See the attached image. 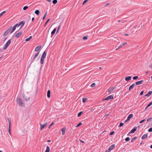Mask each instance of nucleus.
<instances>
[{"mask_svg":"<svg viewBox=\"0 0 152 152\" xmlns=\"http://www.w3.org/2000/svg\"><path fill=\"white\" fill-rule=\"evenodd\" d=\"M39 53V52H37L33 57L31 58V62L37 61L39 60L40 58V56H38Z\"/></svg>","mask_w":152,"mask_h":152,"instance_id":"f257e3e1","label":"nucleus"},{"mask_svg":"<svg viewBox=\"0 0 152 152\" xmlns=\"http://www.w3.org/2000/svg\"><path fill=\"white\" fill-rule=\"evenodd\" d=\"M23 102L22 100L20 98L18 97L16 99L17 104L21 106L24 105V104L23 103Z\"/></svg>","mask_w":152,"mask_h":152,"instance_id":"f03ea898","label":"nucleus"},{"mask_svg":"<svg viewBox=\"0 0 152 152\" xmlns=\"http://www.w3.org/2000/svg\"><path fill=\"white\" fill-rule=\"evenodd\" d=\"M12 26H10L8 29L4 32L3 34V36H5L7 35L9 33H10L11 31H12Z\"/></svg>","mask_w":152,"mask_h":152,"instance_id":"7ed1b4c3","label":"nucleus"},{"mask_svg":"<svg viewBox=\"0 0 152 152\" xmlns=\"http://www.w3.org/2000/svg\"><path fill=\"white\" fill-rule=\"evenodd\" d=\"M11 39L9 40L7 42H6L5 45L4 46V50H6L7 47L9 46V45H10V44L11 43Z\"/></svg>","mask_w":152,"mask_h":152,"instance_id":"20e7f679","label":"nucleus"},{"mask_svg":"<svg viewBox=\"0 0 152 152\" xmlns=\"http://www.w3.org/2000/svg\"><path fill=\"white\" fill-rule=\"evenodd\" d=\"M113 95H110L106 98L104 100H107L109 99H113Z\"/></svg>","mask_w":152,"mask_h":152,"instance_id":"39448f33","label":"nucleus"},{"mask_svg":"<svg viewBox=\"0 0 152 152\" xmlns=\"http://www.w3.org/2000/svg\"><path fill=\"white\" fill-rule=\"evenodd\" d=\"M23 98L24 100L26 101H28L30 99V96L25 95H23Z\"/></svg>","mask_w":152,"mask_h":152,"instance_id":"423d86ee","label":"nucleus"},{"mask_svg":"<svg viewBox=\"0 0 152 152\" xmlns=\"http://www.w3.org/2000/svg\"><path fill=\"white\" fill-rule=\"evenodd\" d=\"M115 144H113L111 146H110L109 148L108 149V150L110 151L112 150L115 147Z\"/></svg>","mask_w":152,"mask_h":152,"instance_id":"0eeeda50","label":"nucleus"},{"mask_svg":"<svg viewBox=\"0 0 152 152\" xmlns=\"http://www.w3.org/2000/svg\"><path fill=\"white\" fill-rule=\"evenodd\" d=\"M40 129L41 130L42 129H44V128L47 125V123H46L45 124H44L43 125H42L41 124H40Z\"/></svg>","mask_w":152,"mask_h":152,"instance_id":"6e6552de","label":"nucleus"},{"mask_svg":"<svg viewBox=\"0 0 152 152\" xmlns=\"http://www.w3.org/2000/svg\"><path fill=\"white\" fill-rule=\"evenodd\" d=\"M25 23V22L24 21H21L19 23V25L20 26V28H21L23 26L24 24Z\"/></svg>","mask_w":152,"mask_h":152,"instance_id":"1a4fd4ad","label":"nucleus"},{"mask_svg":"<svg viewBox=\"0 0 152 152\" xmlns=\"http://www.w3.org/2000/svg\"><path fill=\"white\" fill-rule=\"evenodd\" d=\"M137 128L136 127V128H134L131 131L129 132V134L131 133H133L135 132L137 130Z\"/></svg>","mask_w":152,"mask_h":152,"instance_id":"9d476101","label":"nucleus"},{"mask_svg":"<svg viewBox=\"0 0 152 152\" xmlns=\"http://www.w3.org/2000/svg\"><path fill=\"white\" fill-rule=\"evenodd\" d=\"M116 88V86H114L113 87L109 88L108 89V92H112L113 91V90L115 89Z\"/></svg>","mask_w":152,"mask_h":152,"instance_id":"9b49d317","label":"nucleus"},{"mask_svg":"<svg viewBox=\"0 0 152 152\" xmlns=\"http://www.w3.org/2000/svg\"><path fill=\"white\" fill-rule=\"evenodd\" d=\"M46 56V53L45 51L43 53L42 56L41 57V58L45 59V58Z\"/></svg>","mask_w":152,"mask_h":152,"instance_id":"f8f14e48","label":"nucleus"},{"mask_svg":"<svg viewBox=\"0 0 152 152\" xmlns=\"http://www.w3.org/2000/svg\"><path fill=\"white\" fill-rule=\"evenodd\" d=\"M22 34V31H20L18 34H16L15 35V37L18 38Z\"/></svg>","mask_w":152,"mask_h":152,"instance_id":"ddd939ff","label":"nucleus"},{"mask_svg":"<svg viewBox=\"0 0 152 152\" xmlns=\"http://www.w3.org/2000/svg\"><path fill=\"white\" fill-rule=\"evenodd\" d=\"M132 77L130 76H129L125 77V80L127 81H129L131 79Z\"/></svg>","mask_w":152,"mask_h":152,"instance_id":"4468645a","label":"nucleus"},{"mask_svg":"<svg viewBox=\"0 0 152 152\" xmlns=\"http://www.w3.org/2000/svg\"><path fill=\"white\" fill-rule=\"evenodd\" d=\"M66 127H64L61 129L62 134L63 135H64L65 133Z\"/></svg>","mask_w":152,"mask_h":152,"instance_id":"2eb2a0df","label":"nucleus"},{"mask_svg":"<svg viewBox=\"0 0 152 152\" xmlns=\"http://www.w3.org/2000/svg\"><path fill=\"white\" fill-rule=\"evenodd\" d=\"M41 48V45H39L36 47L35 49V51L36 52L38 51Z\"/></svg>","mask_w":152,"mask_h":152,"instance_id":"dca6fc26","label":"nucleus"},{"mask_svg":"<svg viewBox=\"0 0 152 152\" xmlns=\"http://www.w3.org/2000/svg\"><path fill=\"white\" fill-rule=\"evenodd\" d=\"M143 80H141L140 81L136 82L135 83V84L137 85L141 84H142V83L143 82Z\"/></svg>","mask_w":152,"mask_h":152,"instance_id":"f3484780","label":"nucleus"},{"mask_svg":"<svg viewBox=\"0 0 152 152\" xmlns=\"http://www.w3.org/2000/svg\"><path fill=\"white\" fill-rule=\"evenodd\" d=\"M152 94V91H150L146 95H145V96H149Z\"/></svg>","mask_w":152,"mask_h":152,"instance_id":"a211bd4d","label":"nucleus"},{"mask_svg":"<svg viewBox=\"0 0 152 152\" xmlns=\"http://www.w3.org/2000/svg\"><path fill=\"white\" fill-rule=\"evenodd\" d=\"M16 27H17V26H16L15 25L13 27V28L12 27V31H11L10 34L12 33L14 31Z\"/></svg>","mask_w":152,"mask_h":152,"instance_id":"6ab92c4d","label":"nucleus"},{"mask_svg":"<svg viewBox=\"0 0 152 152\" xmlns=\"http://www.w3.org/2000/svg\"><path fill=\"white\" fill-rule=\"evenodd\" d=\"M135 86V84L134 83L131 85L129 88V90L130 91Z\"/></svg>","mask_w":152,"mask_h":152,"instance_id":"aec40b11","label":"nucleus"},{"mask_svg":"<svg viewBox=\"0 0 152 152\" xmlns=\"http://www.w3.org/2000/svg\"><path fill=\"white\" fill-rule=\"evenodd\" d=\"M50 90H48L47 92V97L48 98H49L50 96Z\"/></svg>","mask_w":152,"mask_h":152,"instance_id":"412c9836","label":"nucleus"},{"mask_svg":"<svg viewBox=\"0 0 152 152\" xmlns=\"http://www.w3.org/2000/svg\"><path fill=\"white\" fill-rule=\"evenodd\" d=\"M50 151V148L48 146H47L46 147V149L45 152H49Z\"/></svg>","mask_w":152,"mask_h":152,"instance_id":"4be33fe9","label":"nucleus"},{"mask_svg":"<svg viewBox=\"0 0 152 152\" xmlns=\"http://www.w3.org/2000/svg\"><path fill=\"white\" fill-rule=\"evenodd\" d=\"M56 28H55L52 31L51 33V35H53L55 34L56 31Z\"/></svg>","mask_w":152,"mask_h":152,"instance_id":"5701e85b","label":"nucleus"},{"mask_svg":"<svg viewBox=\"0 0 152 152\" xmlns=\"http://www.w3.org/2000/svg\"><path fill=\"white\" fill-rule=\"evenodd\" d=\"M148 135L147 134H145L141 138L142 139H145L148 137Z\"/></svg>","mask_w":152,"mask_h":152,"instance_id":"b1692460","label":"nucleus"},{"mask_svg":"<svg viewBox=\"0 0 152 152\" xmlns=\"http://www.w3.org/2000/svg\"><path fill=\"white\" fill-rule=\"evenodd\" d=\"M133 116V114H129L128 117H127V118L128 119H129L130 120L131 118Z\"/></svg>","mask_w":152,"mask_h":152,"instance_id":"393cba45","label":"nucleus"},{"mask_svg":"<svg viewBox=\"0 0 152 152\" xmlns=\"http://www.w3.org/2000/svg\"><path fill=\"white\" fill-rule=\"evenodd\" d=\"M39 12H40L39 10H36L34 12L37 15H39Z\"/></svg>","mask_w":152,"mask_h":152,"instance_id":"a878e982","label":"nucleus"},{"mask_svg":"<svg viewBox=\"0 0 152 152\" xmlns=\"http://www.w3.org/2000/svg\"><path fill=\"white\" fill-rule=\"evenodd\" d=\"M137 137H135L133 138L132 140H131V142H133L137 139Z\"/></svg>","mask_w":152,"mask_h":152,"instance_id":"bb28decb","label":"nucleus"},{"mask_svg":"<svg viewBox=\"0 0 152 152\" xmlns=\"http://www.w3.org/2000/svg\"><path fill=\"white\" fill-rule=\"evenodd\" d=\"M32 38V36H30L29 37L26 39H25V40L26 41H28L30 40Z\"/></svg>","mask_w":152,"mask_h":152,"instance_id":"cd10ccee","label":"nucleus"},{"mask_svg":"<svg viewBox=\"0 0 152 152\" xmlns=\"http://www.w3.org/2000/svg\"><path fill=\"white\" fill-rule=\"evenodd\" d=\"M8 121L9 122V127H10V125H11V119L10 118H8Z\"/></svg>","mask_w":152,"mask_h":152,"instance_id":"c85d7f7f","label":"nucleus"},{"mask_svg":"<svg viewBox=\"0 0 152 152\" xmlns=\"http://www.w3.org/2000/svg\"><path fill=\"white\" fill-rule=\"evenodd\" d=\"M83 113V111H81L77 115V116L78 117H80L81 115H82V113Z\"/></svg>","mask_w":152,"mask_h":152,"instance_id":"c756f323","label":"nucleus"},{"mask_svg":"<svg viewBox=\"0 0 152 152\" xmlns=\"http://www.w3.org/2000/svg\"><path fill=\"white\" fill-rule=\"evenodd\" d=\"M44 58H41V60H40V63L41 64H43L44 63Z\"/></svg>","mask_w":152,"mask_h":152,"instance_id":"7c9ffc66","label":"nucleus"},{"mask_svg":"<svg viewBox=\"0 0 152 152\" xmlns=\"http://www.w3.org/2000/svg\"><path fill=\"white\" fill-rule=\"evenodd\" d=\"M47 15V12H46V13H45V14L44 15L42 18V20H44V19L45 18V17H46Z\"/></svg>","mask_w":152,"mask_h":152,"instance_id":"2f4dec72","label":"nucleus"},{"mask_svg":"<svg viewBox=\"0 0 152 152\" xmlns=\"http://www.w3.org/2000/svg\"><path fill=\"white\" fill-rule=\"evenodd\" d=\"M95 85L96 84L95 83H93L91 85V87H94L95 86Z\"/></svg>","mask_w":152,"mask_h":152,"instance_id":"473e14b6","label":"nucleus"},{"mask_svg":"<svg viewBox=\"0 0 152 152\" xmlns=\"http://www.w3.org/2000/svg\"><path fill=\"white\" fill-rule=\"evenodd\" d=\"M87 99L86 98H83L82 100V102L83 103L85 102L86 101Z\"/></svg>","mask_w":152,"mask_h":152,"instance_id":"72a5a7b5","label":"nucleus"},{"mask_svg":"<svg viewBox=\"0 0 152 152\" xmlns=\"http://www.w3.org/2000/svg\"><path fill=\"white\" fill-rule=\"evenodd\" d=\"M57 2V0H53V4H56Z\"/></svg>","mask_w":152,"mask_h":152,"instance_id":"f704fd0d","label":"nucleus"},{"mask_svg":"<svg viewBox=\"0 0 152 152\" xmlns=\"http://www.w3.org/2000/svg\"><path fill=\"white\" fill-rule=\"evenodd\" d=\"M138 77V76H135L133 77V79L134 80H136Z\"/></svg>","mask_w":152,"mask_h":152,"instance_id":"c9c22d12","label":"nucleus"},{"mask_svg":"<svg viewBox=\"0 0 152 152\" xmlns=\"http://www.w3.org/2000/svg\"><path fill=\"white\" fill-rule=\"evenodd\" d=\"M130 140V138L129 137H127L125 139V140L126 141L128 142Z\"/></svg>","mask_w":152,"mask_h":152,"instance_id":"e433bc0d","label":"nucleus"},{"mask_svg":"<svg viewBox=\"0 0 152 152\" xmlns=\"http://www.w3.org/2000/svg\"><path fill=\"white\" fill-rule=\"evenodd\" d=\"M82 124L80 122L76 126L77 127H78L82 125Z\"/></svg>","mask_w":152,"mask_h":152,"instance_id":"4c0bfd02","label":"nucleus"},{"mask_svg":"<svg viewBox=\"0 0 152 152\" xmlns=\"http://www.w3.org/2000/svg\"><path fill=\"white\" fill-rule=\"evenodd\" d=\"M28 8V6H25L23 7V10H26Z\"/></svg>","mask_w":152,"mask_h":152,"instance_id":"58836bf2","label":"nucleus"},{"mask_svg":"<svg viewBox=\"0 0 152 152\" xmlns=\"http://www.w3.org/2000/svg\"><path fill=\"white\" fill-rule=\"evenodd\" d=\"M6 12L5 11L2 12L0 14V17H1L3 14L5 13Z\"/></svg>","mask_w":152,"mask_h":152,"instance_id":"ea45409f","label":"nucleus"},{"mask_svg":"<svg viewBox=\"0 0 152 152\" xmlns=\"http://www.w3.org/2000/svg\"><path fill=\"white\" fill-rule=\"evenodd\" d=\"M87 39L88 37L86 36H84L83 38V39L84 40H86Z\"/></svg>","mask_w":152,"mask_h":152,"instance_id":"a19ab883","label":"nucleus"},{"mask_svg":"<svg viewBox=\"0 0 152 152\" xmlns=\"http://www.w3.org/2000/svg\"><path fill=\"white\" fill-rule=\"evenodd\" d=\"M88 1V0H85L84 1L83 3V5H84Z\"/></svg>","mask_w":152,"mask_h":152,"instance_id":"79ce46f5","label":"nucleus"},{"mask_svg":"<svg viewBox=\"0 0 152 152\" xmlns=\"http://www.w3.org/2000/svg\"><path fill=\"white\" fill-rule=\"evenodd\" d=\"M152 119V117H151L150 118H148L147 120V121L148 122H149L151 121V120Z\"/></svg>","mask_w":152,"mask_h":152,"instance_id":"37998d69","label":"nucleus"},{"mask_svg":"<svg viewBox=\"0 0 152 152\" xmlns=\"http://www.w3.org/2000/svg\"><path fill=\"white\" fill-rule=\"evenodd\" d=\"M124 124L123 123H120L118 127H121L124 125Z\"/></svg>","mask_w":152,"mask_h":152,"instance_id":"c03bdc74","label":"nucleus"},{"mask_svg":"<svg viewBox=\"0 0 152 152\" xmlns=\"http://www.w3.org/2000/svg\"><path fill=\"white\" fill-rule=\"evenodd\" d=\"M152 104V102H150L147 105V107H149Z\"/></svg>","mask_w":152,"mask_h":152,"instance_id":"a18cd8bd","label":"nucleus"},{"mask_svg":"<svg viewBox=\"0 0 152 152\" xmlns=\"http://www.w3.org/2000/svg\"><path fill=\"white\" fill-rule=\"evenodd\" d=\"M148 132H152V127L151 128L148 129Z\"/></svg>","mask_w":152,"mask_h":152,"instance_id":"49530a36","label":"nucleus"},{"mask_svg":"<svg viewBox=\"0 0 152 152\" xmlns=\"http://www.w3.org/2000/svg\"><path fill=\"white\" fill-rule=\"evenodd\" d=\"M145 121V119H144L142 120H141L140 122L139 123L140 124H141V123H142L143 122H144Z\"/></svg>","mask_w":152,"mask_h":152,"instance_id":"de8ad7c7","label":"nucleus"},{"mask_svg":"<svg viewBox=\"0 0 152 152\" xmlns=\"http://www.w3.org/2000/svg\"><path fill=\"white\" fill-rule=\"evenodd\" d=\"M54 124V123L53 122H52V123L50 124V126H49L48 128H50Z\"/></svg>","mask_w":152,"mask_h":152,"instance_id":"09e8293b","label":"nucleus"},{"mask_svg":"<svg viewBox=\"0 0 152 152\" xmlns=\"http://www.w3.org/2000/svg\"><path fill=\"white\" fill-rule=\"evenodd\" d=\"M114 131H112L110 133V135H113L114 134Z\"/></svg>","mask_w":152,"mask_h":152,"instance_id":"8fccbe9b","label":"nucleus"},{"mask_svg":"<svg viewBox=\"0 0 152 152\" xmlns=\"http://www.w3.org/2000/svg\"><path fill=\"white\" fill-rule=\"evenodd\" d=\"M143 93H144V91H142L140 92L139 95L140 96H141V95H142L143 94Z\"/></svg>","mask_w":152,"mask_h":152,"instance_id":"3c124183","label":"nucleus"},{"mask_svg":"<svg viewBox=\"0 0 152 152\" xmlns=\"http://www.w3.org/2000/svg\"><path fill=\"white\" fill-rule=\"evenodd\" d=\"M123 46V45H120V46L118 47V48H117L116 50H117V49H118V48H121V47H122V46Z\"/></svg>","mask_w":152,"mask_h":152,"instance_id":"603ef678","label":"nucleus"},{"mask_svg":"<svg viewBox=\"0 0 152 152\" xmlns=\"http://www.w3.org/2000/svg\"><path fill=\"white\" fill-rule=\"evenodd\" d=\"M60 26H59L58 27V29H57V31H56V33H57L58 32V31H59V28H60Z\"/></svg>","mask_w":152,"mask_h":152,"instance_id":"864d4df0","label":"nucleus"},{"mask_svg":"<svg viewBox=\"0 0 152 152\" xmlns=\"http://www.w3.org/2000/svg\"><path fill=\"white\" fill-rule=\"evenodd\" d=\"M8 132L10 134V127H9V128H8Z\"/></svg>","mask_w":152,"mask_h":152,"instance_id":"5fc2aeb1","label":"nucleus"},{"mask_svg":"<svg viewBox=\"0 0 152 152\" xmlns=\"http://www.w3.org/2000/svg\"><path fill=\"white\" fill-rule=\"evenodd\" d=\"M50 20V19H48L47 20V21H46V22L45 23V24H46L48 22V21Z\"/></svg>","mask_w":152,"mask_h":152,"instance_id":"6e6d98bb","label":"nucleus"},{"mask_svg":"<svg viewBox=\"0 0 152 152\" xmlns=\"http://www.w3.org/2000/svg\"><path fill=\"white\" fill-rule=\"evenodd\" d=\"M109 115V114H105V116L106 117H107V116H108Z\"/></svg>","mask_w":152,"mask_h":152,"instance_id":"4d7b16f0","label":"nucleus"},{"mask_svg":"<svg viewBox=\"0 0 152 152\" xmlns=\"http://www.w3.org/2000/svg\"><path fill=\"white\" fill-rule=\"evenodd\" d=\"M79 140L82 143H85V142L84 141L81 140Z\"/></svg>","mask_w":152,"mask_h":152,"instance_id":"13d9d810","label":"nucleus"},{"mask_svg":"<svg viewBox=\"0 0 152 152\" xmlns=\"http://www.w3.org/2000/svg\"><path fill=\"white\" fill-rule=\"evenodd\" d=\"M127 44V42H125V43H123V44H122V45L123 46L124 45H125L126 44Z\"/></svg>","mask_w":152,"mask_h":152,"instance_id":"bf43d9fd","label":"nucleus"},{"mask_svg":"<svg viewBox=\"0 0 152 152\" xmlns=\"http://www.w3.org/2000/svg\"><path fill=\"white\" fill-rule=\"evenodd\" d=\"M15 25V26H16L17 27V26L18 27V26H20V25H19V23H18V24H16V25Z\"/></svg>","mask_w":152,"mask_h":152,"instance_id":"052dcab7","label":"nucleus"},{"mask_svg":"<svg viewBox=\"0 0 152 152\" xmlns=\"http://www.w3.org/2000/svg\"><path fill=\"white\" fill-rule=\"evenodd\" d=\"M129 120V119H128V118H127V119H126L125 121V122H127Z\"/></svg>","mask_w":152,"mask_h":152,"instance_id":"680f3d73","label":"nucleus"},{"mask_svg":"<svg viewBox=\"0 0 152 152\" xmlns=\"http://www.w3.org/2000/svg\"><path fill=\"white\" fill-rule=\"evenodd\" d=\"M109 4H110L109 3H107L106 4H105V6H107L109 5Z\"/></svg>","mask_w":152,"mask_h":152,"instance_id":"e2e57ef3","label":"nucleus"},{"mask_svg":"<svg viewBox=\"0 0 152 152\" xmlns=\"http://www.w3.org/2000/svg\"><path fill=\"white\" fill-rule=\"evenodd\" d=\"M149 67L151 68H152V64L149 65Z\"/></svg>","mask_w":152,"mask_h":152,"instance_id":"0e129e2a","label":"nucleus"},{"mask_svg":"<svg viewBox=\"0 0 152 152\" xmlns=\"http://www.w3.org/2000/svg\"><path fill=\"white\" fill-rule=\"evenodd\" d=\"M34 20V18L33 17L32 18V21H33Z\"/></svg>","mask_w":152,"mask_h":152,"instance_id":"69168bd1","label":"nucleus"},{"mask_svg":"<svg viewBox=\"0 0 152 152\" xmlns=\"http://www.w3.org/2000/svg\"><path fill=\"white\" fill-rule=\"evenodd\" d=\"M110 151L108 149L107 151H106L105 152H110Z\"/></svg>","mask_w":152,"mask_h":152,"instance_id":"338daca9","label":"nucleus"},{"mask_svg":"<svg viewBox=\"0 0 152 152\" xmlns=\"http://www.w3.org/2000/svg\"><path fill=\"white\" fill-rule=\"evenodd\" d=\"M150 147L151 148V149H152V145H151L150 146Z\"/></svg>","mask_w":152,"mask_h":152,"instance_id":"774afa93","label":"nucleus"}]
</instances>
